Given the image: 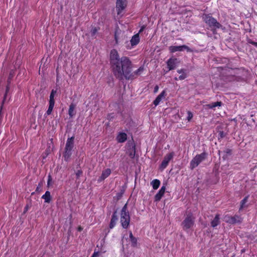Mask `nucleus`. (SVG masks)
Returning <instances> with one entry per match:
<instances>
[{"mask_svg":"<svg viewBox=\"0 0 257 257\" xmlns=\"http://www.w3.org/2000/svg\"><path fill=\"white\" fill-rule=\"evenodd\" d=\"M110 63L115 76L119 78H127L131 71L132 63L128 58H119L118 52L112 49L110 53Z\"/></svg>","mask_w":257,"mask_h":257,"instance_id":"1","label":"nucleus"},{"mask_svg":"<svg viewBox=\"0 0 257 257\" xmlns=\"http://www.w3.org/2000/svg\"><path fill=\"white\" fill-rule=\"evenodd\" d=\"M120 222L123 228H127L130 222V216L127 210V204H125L122 207L120 215Z\"/></svg>","mask_w":257,"mask_h":257,"instance_id":"2","label":"nucleus"},{"mask_svg":"<svg viewBox=\"0 0 257 257\" xmlns=\"http://www.w3.org/2000/svg\"><path fill=\"white\" fill-rule=\"evenodd\" d=\"M74 139L73 137L68 138L67 140L65 151L63 153V157L66 161H68L72 155V149L74 147Z\"/></svg>","mask_w":257,"mask_h":257,"instance_id":"3","label":"nucleus"},{"mask_svg":"<svg viewBox=\"0 0 257 257\" xmlns=\"http://www.w3.org/2000/svg\"><path fill=\"white\" fill-rule=\"evenodd\" d=\"M207 154L202 153L200 154L197 155L193 158L190 163V168L193 169L197 167L202 161L206 158Z\"/></svg>","mask_w":257,"mask_h":257,"instance_id":"4","label":"nucleus"},{"mask_svg":"<svg viewBox=\"0 0 257 257\" xmlns=\"http://www.w3.org/2000/svg\"><path fill=\"white\" fill-rule=\"evenodd\" d=\"M194 224V217L192 214L187 215L184 220L182 223V226L184 230L187 231L189 229L193 228Z\"/></svg>","mask_w":257,"mask_h":257,"instance_id":"5","label":"nucleus"},{"mask_svg":"<svg viewBox=\"0 0 257 257\" xmlns=\"http://www.w3.org/2000/svg\"><path fill=\"white\" fill-rule=\"evenodd\" d=\"M203 19L205 22L213 29H218L221 27V25L211 16L204 15Z\"/></svg>","mask_w":257,"mask_h":257,"instance_id":"6","label":"nucleus"},{"mask_svg":"<svg viewBox=\"0 0 257 257\" xmlns=\"http://www.w3.org/2000/svg\"><path fill=\"white\" fill-rule=\"evenodd\" d=\"M169 50L171 53L176 52H181L186 50L188 52H192V50L186 45L182 46H171L169 47Z\"/></svg>","mask_w":257,"mask_h":257,"instance_id":"7","label":"nucleus"},{"mask_svg":"<svg viewBox=\"0 0 257 257\" xmlns=\"http://www.w3.org/2000/svg\"><path fill=\"white\" fill-rule=\"evenodd\" d=\"M223 220L227 223L230 224H234L236 223L240 222L241 221V218L237 215H235L234 216H230L229 215H225Z\"/></svg>","mask_w":257,"mask_h":257,"instance_id":"8","label":"nucleus"},{"mask_svg":"<svg viewBox=\"0 0 257 257\" xmlns=\"http://www.w3.org/2000/svg\"><path fill=\"white\" fill-rule=\"evenodd\" d=\"M180 63V60L175 58H171L167 62L169 70L174 69Z\"/></svg>","mask_w":257,"mask_h":257,"instance_id":"9","label":"nucleus"},{"mask_svg":"<svg viewBox=\"0 0 257 257\" xmlns=\"http://www.w3.org/2000/svg\"><path fill=\"white\" fill-rule=\"evenodd\" d=\"M174 156V153L173 152L167 154L164 158L163 161L162 162L161 168L162 169H164L168 166L169 162L173 158Z\"/></svg>","mask_w":257,"mask_h":257,"instance_id":"10","label":"nucleus"},{"mask_svg":"<svg viewBox=\"0 0 257 257\" xmlns=\"http://www.w3.org/2000/svg\"><path fill=\"white\" fill-rule=\"evenodd\" d=\"M126 6V0H117L116 3V8L117 14H120L121 12L125 8Z\"/></svg>","mask_w":257,"mask_h":257,"instance_id":"11","label":"nucleus"},{"mask_svg":"<svg viewBox=\"0 0 257 257\" xmlns=\"http://www.w3.org/2000/svg\"><path fill=\"white\" fill-rule=\"evenodd\" d=\"M166 187L165 186H163L159 191L157 193V194L155 196V201L158 202L160 201L164 195L165 192Z\"/></svg>","mask_w":257,"mask_h":257,"instance_id":"12","label":"nucleus"},{"mask_svg":"<svg viewBox=\"0 0 257 257\" xmlns=\"http://www.w3.org/2000/svg\"><path fill=\"white\" fill-rule=\"evenodd\" d=\"M166 95V91L163 90L156 98L154 101V104L155 106L158 105L161 101L165 98Z\"/></svg>","mask_w":257,"mask_h":257,"instance_id":"13","label":"nucleus"},{"mask_svg":"<svg viewBox=\"0 0 257 257\" xmlns=\"http://www.w3.org/2000/svg\"><path fill=\"white\" fill-rule=\"evenodd\" d=\"M127 139V135L124 133H119L117 137L116 140L118 143H123Z\"/></svg>","mask_w":257,"mask_h":257,"instance_id":"14","label":"nucleus"},{"mask_svg":"<svg viewBox=\"0 0 257 257\" xmlns=\"http://www.w3.org/2000/svg\"><path fill=\"white\" fill-rule=\"evenodd\" d=\"M111 172V171L110 169L107 168L105 169L104 171H103L102 174L99 179V181H101L106 178L110 175Z\"/></svg>","mask_w":257,"mask_h":257,"instance_id":"15","label":"nucleus"},{"mask_svg":"<svg viewBox=\"0 0 257 257\" xmlns=\"http://www.w3.org/2000/svg\"><path fill=\"white\" fill-rule=\"evenodd\" d=\"M139 42L140 37L139 33L135 35L131 40V43L133 46L137 45L139 43Z\"/></svg>","mask_w":257,"mask_h":257,"instance_id":"16","label":"nucleus"},{"mask_svg":"<svg viewBox=\"0 0 257 257\" xmlns=\"http://www.w3.org/2000/svg\"><path fill=\"white\" fill-rule=\"evenodd\" d=\"M219 215L216 214L213 220L211 222V225L212 227H215L219 224Z\"/></svg>","mask_w":257,"mask_h":257,"instance_id":"17","label":"nucleus"},{"mask_svg":"<svg viewBox=\"0 0 257 257\" xmlns=\"http://www.w3.org/2000/svg\"><path fill=\"white\" fill-rule=\"evenodd\" d=\"M75 105L74 104H71L69 106L68 114L70 117H73L75 114Z\"/></svg>","mask_w":257,"mask_h":257,"instance_id":"18","label":"nucleus"},{"mask_svg":"<svg viewBox=\"0 0 257 257\" xmlns=\"http://www.w3.org/2000/svg\"><path fill=\"white\" fill-rule=\"evenodd\" d=\"M42 198L45 200V202L49 203L51 199L50 192L48 191H46L45 194L42 196Z\"/></svg>","mask_w":257,"mask_h":257,"instance_id":"19","label":"nucleus"},{"mask_svg":"<svg viewBox=\"0 0 257 257\" xmlns=\"http://www.w3.org/2000/svg\"><path fill=\"white\" fill-rule=\"evenodd\" d=\"M151 184L153 189L156 190L159 188L160 185V181L158 179H154L151 182Z\"/></svg>","mask_w":257,"mask_h":257,"instance_id":"20","label":"nucleus"},{"mask_svg":"<svg viewBox=\"0 0 257 257\" xmlns=\"http://www.w3.org/2000/svg\"><path fill=\"white\" fill-rule=\"evenodd\" d=\"M178 73L181 74L179 77L180 80H183L186 77V74L185 71L184 69H180L177 70Z\"/></svg>","mask_w":257,"mask_h":257,"instance_id":"21","label":"nucleus"},{"mask_svg":"<svg viewBox=\"0 0 257 257\" xmlns=\"http://www.w3.org/2000/svg\"><path fill=\"white\" fill-rule=\"evenodd\" d=\"M54 103L55 102H49V106L45 115H49L51 113L54 106Z\"/></svg>","mask_w":257,"mask_h":257,"instance_id":"22","label":"nucleus"},{"mask_svg":"<svg viewBox=\"0 0 257 257\" xmlns=\"http://www.w3.org/2000/svg\"><path fill=\"white\" fill-rule=\"evenodd\" d=\"M56 90H52L51 93L50 94V96L49 102H55L54 96H55V95L56 94Z\"/></svg>","mask_w":257,"mask_h":257,"instance_id":"23","label":"nucleus"},{"mask_svg":"<svg viewBox=\"0 0 257 257\" xmlns=\"http://www.w3.org/2000/svg\"><path fill=\"white\" fill-rule=\"evenodd\" d=\"M128 155L131 158H134L135 155V148L134 147H132V148L130 149V150L128 152Z\"/></svg>","mask_w":257,"mask_h":257,"instance_id":"24","label":"nucleus"},{"mask_svg":"<svg viewBox=\"0 0 257 257\" xmlns=\"http://www.w3.org/2000/svg\"><path fill=\"white\" fill-rule=\"evenodd\" d=\"M247 197H246L245 198H244L241 201V204H240V207L239 208V210H241L242 209L244 206V204L247 202Z\"/></svg>","mask_w":257,"mask_h":257,"instance_id":"25","label":"nucleus"},{"mask_svg":"<svg viewBox=\"0 0 257 257\" xmlns=\"http://www.w3.org/2000/svg\"><path fill=\"white\" fill-rule=\"evenodd\" d=\"M187 114H188V116L187 117V120L188 121H190L191 120L192 118H193V114L190 111H187Z\"/></svg>","mask_w":257,"mask_h":257,"instance_id":"26","label":"nucleus"},{"mask_svg":"<svg viewBox=\"0 0 257 257\" xmlns=\"http://www.w3.org/2000/svg\"><path fill=\"white\" fill-rule=\"evenodd\" d=\"M9 89H10L9 86H7V87H6V92H5V95H4V99H3V103H4L5 101H6V100L7 96L8 93V92L9 91Z\"/></svg>","mask_w":257,"mask_h":257,"instance_id":"27","label":"nucleus"},{"mask_svg":"<svg viewBox=\"0 0 257 257\" xmlns=\"http://www.w3.org/2000/svg\"><path fill=\"white\" fill-rule=\"evenodd\" d=\"M117 220V215L116 214V212H114L112 216V218H111V221L112 222H113L114 223H116Z\"/></svg>","mask_w":257,"mask_h":257,"instance_id":"28","label":"nucleus"},{"mask_svg":"<svg viewBox=\"0 0 257 257\" xmlns=\"http://www.w3.org/2000/svg\"><path fill=\"white\" fill-rule=\"evenodd\" d=\"M76 176L77 179H78L80 177L82 176V172L80 170H78L76 172Z\"/></svg>","mask_w":257,"mask_h":257,"instance_id":"29","label":"nucleus"},{"mask_svg":"<svg viewBox=\"0 0 257 257\" xmlns=\"http://www.w3.org/2000/svg\"><path fill=\"white\" fill-rule=\"evenodd\" d=\"M144 68L143 67H140L137 71H136L134 73L137 75L140 74L143 71Z\"/></svg>","mask_w":257,"mask_h":257,"instance_id":"30","label":"nucleus"},{"mask_svg":"<svg viewBox=\"0 0 257 257\" xmlns=\"http://www.w3.org/2000/svg\"><path fill=\"white\" fill-rule=\"evenodd\" d=\"M132 245L133 246H136L137 245V240L135 237L131 239Z\"/></svg>","mask_w":257,"mask_h":257,"instance_id":"31","label":"nucleus"},{"mask_svg":"<svg viewBox=\"0 0 257 257\" xmlns=\"http://www.w3.org/2000/svg\"><path fill=\"white\" fill-rule=\"evenodd\" d=\"M221 102L220 101H217L216 102L212 103L213 108L217 107V106H220L221 105Z\"/></svg>","mask_w":257,"mask_h":257,"instance_id":"32","label":"nucleus"},{"mask_svg":"<svg viewBox=\"0 0 257 257\" xmlns=\"http://www.w3.org/2000/svg\"><path fill=\"white\" fill-rule=\"evenodd\" d=\"M98 29L96 28H93L91 30V34L92 36H94L97 32Z\"/></svg>","mask_w":257,"mask_h":257,"instance_id":"33","label":"nucleus"},{"mask_svg":"<svg viewBox=\"0 0 257 257\" xmlns=\"http://www.w3.org/2000/svg\"><path fill=\"white\" fill-rule=\"evenodd\" d=\"M51 181H52V178H51V175H49L48 176V182H47L48 186H50L51 185Z\"/></svg>","mask_w":257,"mask_h":257,"instance_id":"34","label":"nucleus"},{"mask_svg":"<svg viewBox=\"0 0 257 257\" xmlns=\"http://www.w3.org/2000/svg\"><path fill=\"white\" fill-rule=\"evenodd\" d=\"M205 106L208 108H214L212 103L206 104Z\"/></svg>","mask_w":257,"mask_h":257,"instance_id":"35","label":"nucleus"},{"mask_svg":"<svg viewBox=\"0 0 257 257\" xmlns=\"http://www.w3.org/2000/svg\"><path fill=\"white\" fill-rule=\"evenodd\" d=\"M115 223H114L113 222H112L111 221L110 223V228H112L115 226Z\"/></svg>","mask_w":257,"mask_h":257,"instance_id":"36","label":"nucleus"},{"mask_svg":"<svg viewBox=\"0 0 257 257\" xmlns=\"http://www.w3.org/2000/svg\"><path fill=\"white\" fill-rule=\"evenodd\" d=\"M158 90H159V87H158V86L157 85L154 88V92L155 93L157 92Z\"/></svg>","mask_w":257,"mask_h":257,"instance_id":"37","label":"nucleus"},{"mask_svg":"<svg viewBox=\"0 0 257 257\" xmlns=\"http://www.w3.org/2000/svg\"><path fill=\"white\" fill-rule=\"evenodd\" d=\"M250 44L254 45L255 46L257 47V42H253L252 41H250L249 42Z\"/></svg>","mask_w":257,"mask_h":257,"instance_id":"38","label":"nucleus"},{"mask_svg":"<svg viewBox=\"0 0 257 257\" xmlns=\"http://www.w3.org/2000/svg\"><path fill=\"white\" fill-rule=\"evenodd\" d=\"M98 255V254L97 252H94L91 257H97Z\"/></svg>","mask_w":257,"mask_h":257,"instance_id":"39","label":"nucleus"},{"mask_svg":"<svg viewBox=\"0 0 257 257\" xmlns=\"http://www.w3.org/2000/svg\"><path fill=\"white\" fill-rule=\"evenodd\" d=\"M130 237L131 239L134 237L131 231L130 232Z\"/></svg>","mask_w":257,"mask_h":257,"instance_id":"40","label":"nucleus"},{"mask_svg":"<svg viewBox=\"0 0 257 257\" xmlns=\"http://www.w3.org/2000/svg\"><path fill=\"white\" fill-rule=\"evenodd\" d=\"M143 30V28H142L139 31V33H141Z\"/></svg>","mask_w":257,"mask_h":257,"instance_id":"41","label":"nucleus"},{"mask_svg":"<svg viewBox=\"0 0 257 257\" xmlns=\"http://www.w3.org/2000/svg\"><path fill=\"white\" fill-rule=\"evenodd\" d=\"M115 39L116 42H117V37L116 36H115Z\"/></svg>","mask_w":257,"mask_h":257,"instance_id":"42","label":"nucleus"},{"mask_svg":"<svg viewBox=\"0 0 257 257\" xmlns=\"http://www.w3.org/2000/svg\"><path fill=\"white\" fill-rule=\"evenodd\" d=\"M81 229H81V228L80 227H79V228H78V230H79V231H81Z\"/></svg>","mask_w":257,"mask_h":257,"instance_id":"43","label":"nucleus"}]
</instances>
